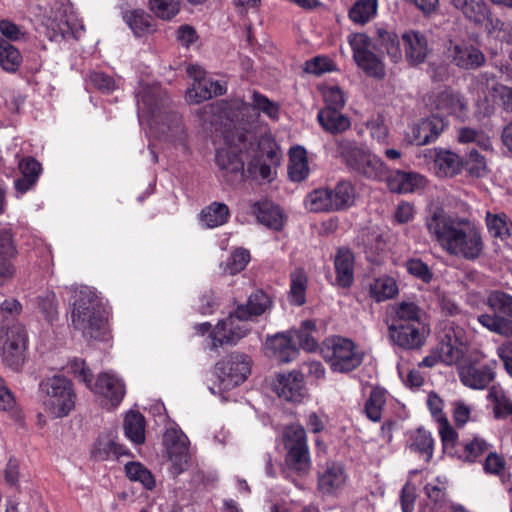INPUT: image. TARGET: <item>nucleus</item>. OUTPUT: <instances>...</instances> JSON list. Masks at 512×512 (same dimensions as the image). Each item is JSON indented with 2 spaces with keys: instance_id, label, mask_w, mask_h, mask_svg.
I'll use <instances>...</instances> for the list:
<instances>
[{
  "instance_id": "obj_10",
  "label": "nucleus",
  "mask_w": 512,
  "mask_h": 512,
  "mask_svg": "<svg viewBox=\"0 0 512 512\" xmlns=\"http://www.w3.org/2000/svg\"><path fill=\"white\" fill-rule=\"evenodd\" d=\"M1 359L3 364L15 372L21 371L26 362L27 334L20 326L0 328Z\"/></svg>"
},
{
  "instance_id": "obj_26",
  "label": "nucleus",
  "mask_w": 512,
  "mask_h": 512,
  "mask_svg": "<svg viewBox=\"0 0 512 512\" xmlns=\"http://www.w3.org/2000/svg\"><path fill=\"white\" fill-rule=\"evenodd\" d=\"M271 298L262 290L253 292L246 302V304L238 305L235 312L238 318L247 322L252 317L260 316L271 308Z\"/></svg>"
},
{
  "instance_id": "obj_16",
  "label": "nucleus",
  "mask_w": 512,
  "mask_h": 512,
  "mask_svg": "<svg viewBox=\"0 0 512 512\" xmlns=\"http://www.w3.org/2000/svg\"><path fill=\"white\" fill-rule=\"evenodd\" d=\"M461 336L462 330L460 328L445 332L443 338L436 346L441 363L448 366L456 365L458 368V364L466 360Z\"/></svg>"
},
{
  "instance_id": "obj_1",
  "label": "nucleus",
  "mask_w": 512,
  "mask_h": 512,
  "mask_svg": "<svg viewBox=\"0 0 512 512\" xmlns=\"http://www.w3.org/2000/svg\"><path fill=\"white\" fill-rule=\"evenodd\" d=\"M425 226L431 239L450 256L474 261L483 254L481 227L469 217L437 210L426 218Z\"/></svg>"
},
{
  "instance_id": "obj_12",
  "label": "nucleus",
  "mask_w": 512,
  "mask_h": 512,
  "mask_svg": "<svg viewBox=\"0 0 512 512\" xmlns=\"http://www.w3.org/2000/svg\"><path fill=\"white\" fill-rule=\"evenodd\" d=\"M349 44L353 50L354 60L360 68L373 77L382 78L385 75L384 65L371 51V41L366 34L350 35Z\"/></svg>"
},
{
  "instance_id": "obj_18",
  "label": "nucleus",
  "mask_w": 512,
  "mask_h": 512,
  "mask_svg": "<svg viewBox=\"0 0 512 512\" xmlns=\"http://www.w3.org/2000/svg\"><path fill=\"white\" fill-rule=\"evenodd\" d=\"M445 128V122L440 117L422 119L414 124L406 135V140L417 146H422L435 141Z\"/></svg>"
},
{
  "instance_id": "obj_6",
  "label": "nucleus",
  "mask_w": 512,
  "mask_h": 512,
  "mask_svg": "<svg viewBox=\"0 0 512 512\" xmlns=\"http://www.w3.org/2000/svg\"><path fill=\"white\" fill-rule=\"evenodd\" d=\"M226 147L216 151L215 161L218 167L225 172L227 181L233 182L237 177L244 175L243 150L252 146L255 137L251 133L227 132L224 136Z\"/></svg>"
},
{
  "instance_id": "obj_32",
  "label": "nucleus",
  "mask_w": 512,
  "mask_h": 512,
  "mask_svg": "<svg viewBox=\"0 0 512 512\" xmlns=\"http://www.w3.org/2000/svg\"><path fill=\"white\" fill-rule=\"evenodd\" d=\"M337 282L340 286L350 287L354 279V255L347 248H340L334 259Z\"/></svg>"
},
{
  "instance_id": "obj_29",
  "label": "nucleus",
  "mask_w": 512,
  "mask_h": 512,
  "mask_svg": "<svg viewBox=\"0 0 512 512\" xmlns=\"http://www.w3.org/2000/svg\"><path fill=\"white\" fill-rule=\"evenodd\" d=\"M407 61L416 65L422 63L428 53V43L424 35L416 31H409L402 36Z\"/></svg>"
},
{
  "instance_id": "obj_47",
  "label": "nucleus",
  "mask_w": 512,
  "mask_h": 512,
  "mask_svg": "<svg viewBox=\"0 0 512 512\" xmlns=\"http://www.w3.org/2000/svg\"><path fill=\"white\" fill-rule=\"evenodd\" d=\"M305 205L312 212L334 211L330 189L320 188L312 191L307 195Z\"/></svg>"
},
{
  "instance_id": "obj_27",
  "label": "nucleus",
  "mask_w": 512,
  "mask_h": 512,
  "mask_svg": "<svg viewBox=\"0 0 512 512\" xmlns=\"http://www.w3.org/2000/svg\"><path fill=\"white\" fill-rule=\"evenodd\" d=\"M232 107L237 109L239 114L242 116L252 108L253 110L264 113L272 120H277L279 118L278 105L257 91L252 93L251 103L236 100L232 103Z\"/></svg>"
},
{
  "instance_id": "obj_3",
  "label": "nucleus",
  "mask_w": 512,
  "mask_h": 512,
  "mask_svg": "<svg viewBox=\"0 0 512 512\" xmlns=\"http://www.w3.org/2000/svg\"><path fill=\"white\" fill-rule=\"evenodd\" d=\"M39 397L43 410L55 419L67 417L76 408L78 395L73 381L63 374H55L39 383Z\"/></svg>"
},
{
  "instance_id": "obj_49",
  "label": "nucleus",
  "mask_w": 512,
  "mask_h": 512,
  "mask_svg": "<svg viewBox=\"0 0 512 512\" xmlns=\"http://www.w3.org/2000/svg\"><path fill=\"white\" fill-rule=\"evenodd\" d=\"M360 240L361 243L358 244L363 247L370 261H375L376 256L384 251L386 247L382 236L376 231L364 230L360 236Z\"/></svg>"
},
{
  "instance_id": "obj_51",
  "label": "nucleus",
  "mask_w": 512,
  "mask_h": 512,
  "mask_svg": "<svg viewBox=\"0 0 512 512\" xmlns=\"http://www.w3.org/2000/svg\"><path fill=\"white\" fill-rule=\"evenodd\" d=\"M376 12V0H359L350 9L349 17L354 23L365 24L376 15Z\"/></svg>"
},
{
  "instance_id": "obj_63",
  "label": "nucleus",
  "mask_w": 512,
  "mask_h": 512,
  "mask_svg": "<svg viewBox=\"0 0 512 512\" xmlns=\"http://www.w3.org/2000/svg\"><path fill=\"white\" fill-rule=\"evenodd\" d=\"M427 497L434 502L433 512H439L444 507L446 501V489L444 485L427 483L424 487Z\"/></svg>"
},
{
  "instance_id": "obj_22",
  "label": "nucleus",
  "mask_w": 512,
  "mask_h": 512,
  "mask_svg": "<svg viewBox=\"0 0 512 512\" xmlns=\"http://www.w3.org/2000/svg\"><path fill=\"white\" fill-rule=\"evenodd\" d=\"M421 325L397 323L389 326L390 337L394 343L405 349L419 348L424 343Z\"/></svg>"
},
{
  "instance_id": "obj_34",
  "label": "nucleus",
  "mask_w": 512,
  "mask_h": 512,
  "mask_svg": "<svg viewBox=\"0 0 512 512\" xmlns=\"http://www.w3.org/2000/svg\"><path fill=\"white\" fill-rule=\"evenodd\" d=\"M407 446L410 451L422 456L425 462H429L433 457L434 439L424 428H418L408 434Z\"/></svg>"
},
{
  "instance_id": "obj_19",
  "label": "nucleus",
  "mask_w": 512,
  "mask_h": 512,
  "mask_svg": "<svg viewBox=\"0 0 512 512\" xmlns=\"http://www.w3.org/2000/svg\"><path fill=\"white\" fill-rule=\"evenodd\" d=\"M90 453L96 461L114 460L128 454L125 447L117 442L115 431L100 434L93 443Z\"/></svg>"
},
{
  "instance_id": "obj_35",
  "label": "nucleus",
  "mask_w": 512,
  "mask_h": 512,
  "mask_svg": "<svg viewBox=\"0 0 512 512\" xmlns=\"http://www.w3.org/2000/svg\"><path fill=\"white\" fill-rule=\"evenodd\" d=\"M267 347L272 351L278 361L283 363L292 361L298 353L295 343H293L291 337L287 334H277L268 338Z\"/></svg>"
},
{
  "instance_id": "obj_61",
  "label": "nucleus",
  "mask_w": 512,
  "mask_h": 512,
  "mask_svg": "<svg viewBox=\"0 0 512 512\" xmlns=\"http://www.w3.org/2000/svg\"><path fill=\"white\" fill-rule=\"evenodd\" d=\"M489 444L480 437H474L464 444V456L469 462L475 461L479 456L488 451Z\"/></svg>"
},
{
  "instance_id": "obj_4",
  "label": "nucleus",
  "mask_w": 512,
  "mask_h": 512,
  "mask_svg": "<svg viewBox=\"0 0 512 512\" xmlns=\"http://www.w3.org/2000/svg\"><path fill=\"white\" fill-rule=\"evenodd\" d=\"M337 151L343 157L347 167L354 173L375 181L385 177L386 165L365 147L343 139L337 142Z\"/></svg>"
},
{
  "instance_id": "obj_33",
  "label": "nucleus",
  "mask_w": 512,
  "mask_h": 512,
  "mask_svg": "<svg viewBox=\"0 0 512 512\" xmlns=\"http://www.w3.org/2000/svg\"><path fill=\"white\" fill-rule=\"evenodd\" d=\"M253 213L258 221L274 230L282 229L284 216L280 208L269 201L256 202L253 205Z\"/></svg>"
},
{
  "instance_id": "obj_53",
  "label": "nucleus",
  "mask_w": 512,
  "mask_h": 512,
  "mask_svg": "<svg viewBox=\"0 0 512 512\" xmlns=\"http://www.w3.org/2000/svg\"><path fill=\"white\" fill-rule=\"evenodd\" d=\"M127 477L132 481L140 482L146 489L155 487V480L151 472L139 462H129L125 465Z\"/></svg>"
},
{
  "instance_id": "obj_64",
  "label": "nucleus",
  "mask_w": 512,
  "mask_h": 512,
  "mask_svg": "<svg viewBox=\"0 0 512 512\" xmlns=\"http://www.w3.org/2000/svg\"><path fill=\"white\" fill-rule=\"evenodd\" d=\"M489 33L500 41L512 42V26L500 19L491 20L488 26Z\"/></svg>"
},
{
  "instance_id": "obj_17",
  "label": "nucleus",
  "mask_w": 512,
  "mask_h": 512,
  "mask_svg": "<svg viewBox=\"0 0 512 512\" xmlns=\"http://www.w3.org/2000/svg\"><path fill=\"white\" fill-rule=\"evenodd\" d=\"M434 108L442 114L452 115L463 120L467 116V101L450 88L437 91L431 97Z\"/></svg>"
},
{
  "instance_id": "obj_42",
  "label": "nucleus",
  "mask_w": 512,
  "mask_h": 512,
  "mask_svg": "<svg viewBox=\"0 0 512 512\" xmlns=\"http://www.w3.org/2000/svg\"><path fill=\"white\" fill-rule=\"evenodd\" d=\"M229 215V208L226 204L213 202L202 210L200 220L205 227L215 228L225 224Z\"/></svg>"
},
{
  "instance_id": "obj_8",
  "label": "nucleus",
  "mask_w": 512,
  "mask_h": 512,
  "mask_svg": "<svg viewBox=\"0 0 512 512\" xmlns=\"http://www.w3.org/2000/svg\"><path fill=\"white\" fill-rule=\"evenodd\" d=\"M283 442L286 449L285 467L287 470L299 475L308 473L311 459L304 427L299 424L288 426L283 434Z\"/></svg>"
},
{
  "instance_id": "obj_23",
  "label": "nucleus",
  "mask_w": 512,
  "mask_h": 512,
  "mask_svg": "<svg viewBox=\"0 0 512 512\" xmlns=\"http://www.w3.org/2000/svg\"><path fill=\"white\" fill-rule=\"evenodd\" d=\"M346 480L344 467L339 463L330 462L318 473V489L324 494H334L344 487Z\"/></svg>"
},
{
  "instance_id": "obj_60",
  "label": "nucleus",
  "mask_w": 512,
  "mask_h": 512,
  "mask_svg": "<svg viewBox=\"0 0 512 512\" xmlns=\"http://www.w3.org/2000/svg\"><path fill=\"white\" fill-rule=\"evenodd\" d=\"M465 167L467 172L474 177H482L487 172L486 160L476 150H471L468 153Z\"/></svg>"
},
{
  "instance_id": "obj_15",
  "label": "nucleus",
  "mask_w": 512,
  "mask_h": 512,
  "mask_svg": "<svg viewBox=\"0 0 512 512\" xmlns=\"http://www.w3.org/2000/svg\"><path fill=\"white\" fill-rule=\"evenodd\" d=\"M450 61L460 69L474 70L485 64L484 53L467 42L451 43L447 51Z\"/></svg>"
},
{
  "instance_id": "obj_9",
  "label": "nucleus",
  "mask_w": 512,
  "mask_h": 512,
  "mask_svg": "<svg viewBox=\"0 0 512 512\" xmlns=\"http://www.w3.org/2000/svg\"><path fill=\"white\" fill-rule=\"evenodd\" d=\"M484 357L483 353L472 354L463 363L458 364V377L464 386L474 390H483L494 381L497 361L493 359L481 363Z\"/></svg>"
},
{
  "instance_id": "obj_7",
  "label": "nucleus",
  "mask_w": 512,
  "mask_h": 512,
  "mask_svg": "<svg viewBox=\"0 0 512 512\" xmlns=\"http://www.w3.org/2000/svg\"><path fill=\"white\" fill-rule=\"evenodd\" d=\"M486 304L492 314H480L478 322L490 332L512 338V296L505 292L492 291L487 296Z\"/></svg>"
},
{
  "instance_id": "obj_38",
  "label": "nucleus",
  "mask_w": 512,
  "mask_h": 512,
  "mask_svg": "<svg viewBox=\"0 0 512 512\" xmlns=\"http://www.w3.org/2000/svg\"><path fill=\"white\" fill-rule=\"evenodd\" d=\"M330 192L334 211L346 210L355 203L356 189L350 181H339Z\"/></svg>"
},
{
  "instance_id": "obj_59",
  "label": "nucleus",
  "mask_w": 512,
  "mask_h": 512,
  "mask_svg": "<svg viewBox=\"0 0 512 512\" xmlns=\"http://www.w3.org/2000/svg\"><path fill=\"white\" fill-rule=\"evenodd\" d=\"M38 308L47 321H54L58 316L56 295L53 292H48L44 296H40L38 299Z\"/></svg>"
},
{
  "instance_id": "obj_30",
  "label": "nucleus",
  "mask_w": 512,
  "mask_h": 512,
  "mask_svg": "<svg viewBox=\"0 0 512 512\" xmlns=\"http://www.w3.org/2000/svg\"><path fill=\"white\" fill-rule=\"evenodd\" d=\"M226 88L218 81L204 79L199 82H193L186 92V100L189 103H200L213 96L223 95Z\"/></svg>"
},
{
  "instance_id": "obj_55",
  "label": "nucleus",
  "mask_w": 512,
  "mask_h": 512,
  "mask_svg": "<svg viewBox=\"0 0 512 512\" xmlns=\"http://www.w3.org/2000/svg\"><path fill=\"white\" fill-rule=\"evenodd\" d=\"M379 45L385 49L391 60L397 63L402 58L400 42L395 33L383 29L378 30Z\"/></svg>"
},
{
  "instance_id": "obj_14",
  "label": "nucleus",
  "mask_w": 512,
  "mask_h": 512,
  "mask_svg": "<svg viewBox=\"0 0 512 512\" xmlns=\"http://www.w3.org/2000/svg\"><path fill=\"white\" fill-rule=\"evenodd\" d=\"M250 331L249 325L238 318L234 311L227 318L220 320L211 333L212 346L216 348L224 344L233 345L245 337Z\"/></svg>"
},
{
  "instance_id": "obj_31",
  "label": "nucleus",
  "mask_w": 512,
  "mask_h": 512,
  "mask_svg": "<svg viewBox=\"0 0 512 512\" xmlns=\"http://www.w3.org/2000/svg\"><path fill=\"white\" fill-rule=\"evenodd\" d=\"M451 4L465 19L475 24L483 23L490 15L484 0H451Z\"/></svg>"
},
{
  "instance_id": "obj_39",
  "label": "nucleus",
  "mask_w": 512,
  "mask_h": 512,
  "mask_svg": "<svg viewBox=\"0 0 512 512\" xmlns=\"http://www.w3.org/2000/svg\"><path fill=\"white\" fill-rule=\"evenodd\" d=\"M308 282V275L303 268H295L291 271L290 290L288 296L291 304L297 306L305 304Z\"/></svg>"
},
{
  "instance_id": "obj_21",
  "label": "nucleus",
  "mask_w": 512,
  "mask_h": 512,
  "mask_svg": "<svg viewBox=\"0 0 512 512\" xmlns=\"http://www.w3.org/2000/svg\"><path fill=\"white\" fill-rule=\"evenodd\" d=\"M17 250L13 240V234L9 228H0V280L1 284L11 279L16 271L13 260Z\"/></svg>"
},
{
  "instance_id": "obj_58",
  "label": "nucleus",
  "mask_w": 512,
  "mask_h": 512,
  "mask_svg": "<svg viewBox=\"0 0 512 512\" xmlns=\"http://www.w3.org/2000/svg\"><path fill=\"white\" fill-rule=\"evenodd\" d=\"M458 140L461 143H475L484 150H489L491 148V141L487 135L481 131L468 127L459 129Z\"/></svg>"
},
{
  "instance_id": "obj_2",
  "label": "nucleus",
  "mask_w": 512,
  "mask_h": 512,
  "mask_svg": "<svg viewBox=\"0 0 512 512\" xmlns=\"http://www.w3.org/2000/svg\"><path fill=\"white\" fill-rule=\"evenodd\" d=\"M70 292L72 294L71 318L74 327L80 330L84 337L108 341L110 339L108 313L96 290L80 285L71 287Z\"/></svg>"
},
{
  "instance_id": "obj_20",
  "label": "nucleus",
  "mask_w": 512,
  "mask_h": 512,
  "mask_svg": "<svg viewBox=\"0 0 512 512\" xmlns=\"http://www.w3.org/2000/svg\"><path fill=\"white\" fill-rule=\"evenodd\" d=\"M89 389L104 397L112 406H117L126 392L123 381L110 372L99 374L96 383Z\"/></svg>"
},
{
  "instance_id": "obj_5",
  "label": "nucleus",
  "mask_w": 512,
  "mask_h": 512,
  "mask_svg": "<svg viewBox=\"0 0 512 512\" xmlns=\"http://www.w3.org/2000/svg\"><path fill=\"white\" fill-rule=\"evenodd\" d=\"M321 355L333 372L348 373L363 362V353L356 344L341 336L325 339L321 345Z\"/></svg>"
},
{
  "instance_id": "obj_40",
  "label": "nucleus",
  "mask_w": 512,
  "mask_h": 512,
  "mask_svg": "<svg viewBox=\"0 0 512 512\" xmlns=\"http://www.w3.org/2000/svg\"><path fill=\"white\" fill-rule=\"evenodd\" d=\"M309 166L306 150L302 147H294L290 150L288 166L289 178L294 182H301L307 178Z\"/></svg>"
},
{
  "instance_id": "obj_46",
  "label": "nucleus",
  "mask_w": 512,
  "mask_h": 512,
  "mask_svg": "<svg viewBox=\"0 0 512 512\" xmlns=\"http://www.w3.org/2000/svg\"><path fill=\"white\" fill-rule=\"evenodd\" d=\"M487 397L493 404V412L496 418L512 417V400L505 395L501 388L492 386Z\"/></svg>"
},
{
  "instance_id": "obj_56",
  "label": "nucleus",
  "mask_w": 512,
  "mask_h": 512,
  "mask_svg": "<svg viewBox=\"0 0 512 512\" xmlns=\"http://www.w3.org/2000/svg\"><path fill=\"white\" fill-rule=\"evenodd\" d=\"M249 261V251L243 248H238L232 252L226 263L222 265L223 272L228 275H235L244 270Z\"/></svg>"
},
{
  "instance_id": "obj_48",
  "label": "nucleus",
  "mask_w": 512,
  "mask_h": 512,
  "mask_svg": "<svg viewBox=\"0 0 512 512\" xmlns=\"http://www.w3.org/2000/svg\"><path fill=\"white\" fill-rule=\"evenodd\" d=\"M486 224L489 233L501 240L507 239L511 236L512 223L509 221L505 214H486Z\"/></svg>"
},
{
  "instance_id": "obj_13",
  "label": "nucleus",
  "mask_w": 512,
  "mask_h": 512,
  "mask_svg": "<svg viewBox=\"0 0 512 512\" xmlns=\"http://www.w3.org/2000/svg\"><path fill=\"white\" fill-rule=\"evenodd\" d=\"M164 443L172 463L173 474L182 473L190 460L188 437L182 431L172 428L165 432Z\"/></svg>"
},
{
  "instance_id": "obj_25",
  "label": "nucleus",
  "mask_w": 512,
  "mask_h": 512,
  "mask_svg": "<svg viewBox=\"0 0 512 512\" xmlns=\"http://www.w3.org/2000/svg\"><path fill=\"white\" fill-rule=\"evenodd\" d=\"M274 390L280 398L286 401H299L304 390L302 374L294 371L278 375Z\"/></svg>"
},
{
  "instance_id": "obj_44",
  "label": "nucleus",
  "mask_w": 512,
  "mask_h": 512,
  "mask_svg": "<svg viewBox=\"0 0 512 512\" xmlns=\"http://www.w3.org/2000/svg\"><path fill=\"white\" fill-rule=\"evenodd\" d=\"M20 51L7 40L0 37V66L9 73L16 72L22 64Z\"/></svg>"
},
{
  "instance_id": "obj_54",
  "label": "nucleus",
  "mask_w": 512,
  "mask_h": 512,
  "mask_svg": "<svg viewBox=\"0 0 512 512\" xmlns=\"http://www.w3.org/2000/svg\"><path fill=\"white\" fill-rule=\"evenodd\" d=\"M385 402V392L379 388L372 389L365 404V413L367 417L374 422L380 421Z\"/></svg>"
},
{
  "instance_id": "obj_45",
  "label": "nucleus",
  "mask_w": 512,
  "mask_h": 512,
  "mask_svg": "<svg viewBox=\"0 0 512 512\" xmlns=\"http://www.w3.org/2000/svg\"><path fill=\"white\" fill-rule=\"evenodd\" d=\"M124 21L136 36L152 31V18L141 9L128 11L123 16Z\"/></svg>"
},
{
  "instance_id": "obj_36",
  "label": "nucleus",
  "mask_w": 512,
  "mask_h": 512,
  "mask_svg": "<svg viewBox=\"0 0 512 512\" xmlns=\"http://www.w3.org/2000/svg\"><path fill=\"white\" fill-rule=\"evenodd\" d=\"M341 109L323 108L317 119L324 130L332 133H342L350 127V120L340 112Z\"/></svg>"
},
{
  "instance_id": "obj_43",
  "label": "nucleus",
  "mask_w": 512,
  "mask_h": 512,
  "mask_svg": "<svg viewBox=\"0 0 512 512\" xmlns=\"http://www.w3.org/2000/svg\"><path fill=\"white\" fill-rule=\"evenodd\" d=\"M124 431L127 438L135 444H142L145 441V418L135 411L127 413L124 419Z\"/></svg>"
},
{
  "instance_id": "obj_50",
  "label": "nucleus",
  "mask_w": 512,
  "mask_h": 512,
  "mask_svg": "<svg viewBox=\"0 0 512 512\" xmlns=\"http://www.w3.org/2000/svg\"><path fill=\"white\" fill-rule=\"evenodd\" d=\"M161 132L166 134L169 141L175 144H183L185 140V130L181 116L174 112L167 114L166 123H163Z\"/></svg>"
},
{
  "instance_id": "obj_41",
  "label": "nucleus",
  "mask_w": 512,
  "mask_h": 512,
  "mask_svg": "<svg viewBox=\"0 0 512 512\" xmlns=\"http://www.w3.org/2000/svg\"><path fill=\"white\" fill-rule=\"evenodd\" d=\"M436 174L440 177H452L461 170L460 157L451 151H440L434 161Z\"/></svg>"
},
{
  "instance_id": "obj_57",
  "label": "nucleus",
  "mask_w": 512,
  "mask_h": 512,
  "mask_svg": "<svg viewBox=\"0 0 512 512\" xmlns=\"http://www.w3.org/2000/svg\"><path fill=\"white\" fill-rule=\"evenodd\" d=\"M181 0H149L150 10L163 20H170L178 14Z\"/></svg>"
},
{
  "instance_id": "obj_52",
  "label": "nucleus",
  "mask_w": 512,
  "mask_h": 512,
  "mask_svg": "<svg viewBox=\"0 0 512 512\" xmlns=\"http://www.w3.org/2000/svg\"><path fill=\"white\" fill-rule=\"evenodd\" d=\"M396 318L399 323L422 324V310L414 302L402 301L396 306Z\"/></svg>"
},
{
  "instance_id": "obj_62",
  "label": "nucleus",
  "mask_w": 512,
  "mask_h": 512,
  "mask_svg": "<svg viewBox=\"0 0 512 512\" xmlns=\"http://www.w3.org/2000/svg\"><path fill=\"white\" fill-rule=\"evenodd\" d=\"M69 369L80 382H83L87 386V388H92L93 373L83 360L77 358L73 359L69 363Z\"/></svg>"
},
{
  "instance_id": "obj_37",
  "label": "nucleus",
  "mask_w": 512,
  "mask_h": 512,
  "mask_svg": "<svg viewBox=\"0 0 512 512\" xmlns=\"http://www.w3.org/2000/svg\"><path fill=\"white\" fill-rule=\"evenodd\" d=\"M369 296L376 302L393 298L398 293V286L394 278L382 276L373 279L367 286Z\"/></svg>"
},
{
  "instance_id": "obj_28",
  "label": "nucleus",
  "mask_w": 512,
  "mask_h": 512,
  "mask_svg": "<svg viewBox=\"0 0 512 512\" xmlns=\"http://www.w3.org/2000/svg\"><path fill=\"white\" fill-rule=\"evenodd\" d=\"M18 167L22 176L15 180L14 186L18 193L24 194L37 183L42 166L35 158L25 157L19 161Z\"/></svg>"
},
{
  "instance_id": "obj_24",
  "label": "nucleus",
  "mask_w": 512,
  "mask_h": 512,
  "mask_svg": "<svg viewBox=\"0 0 512 512\" xmlns=\"http://www.w3.org/2000/svg\"><path fill=\"white\" fill-rule=\"evenodd\" d=\"M424 185V177L416 172L395 170L387 176V186L393 193H412Z\"/></svg>"
},
{
  "instance_id": "obj_11",
  "label": "nucleus",
  "mask_w": 512,
  "mask_h": 512,
  "mask_svg": "<svg viewBox=\"0 0 512 512\" xmlns=\"http://www.w3.org/2000/svg\"><path fill=\"white\" fill-rule=\"evenodd\" d=\"M251 372V359L241 353H232L215 365V374L224 390L243 383Z\"/></svg>"
}]
</instances>
